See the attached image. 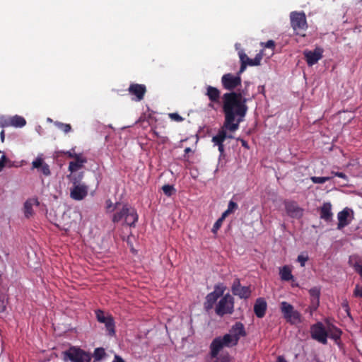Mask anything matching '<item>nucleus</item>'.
I'll return each instance as SVG.
<instances>
[{
    "mask_svg": "<svg viewBox=\"0 0 362 362\" xmlns=\"http://www.w3.org/2000/svg\"><path fill=\"white\" fill-rule=\"evenodd\" d=\"M190 151V148H187L185 149V151H186V152H188V151Z\"/></svg>",
    "mask_w": 362,
    "mask_h": 362,
    "instance_id": "680f3d73",
    "label": "nucleus"
},
{
    "mask_svg": "<svg viewBox=\"0 0 362 362\" xmlns=\"http://www.w3.org/2000/svg\"><path fill=\"white\" fill-rule=\"evenodd\" d=\"M238 341L240 338L245 334L244 326L240 322H236L230 329L229 332Z\"/></svg>",
    "mask_w": 362,
    "mask_h": 362,
    "instance_id": "5701e85b",
    "label": "nucleus"
},
{
    "mask_svg": "<svg viewBox=\"0 0 362 362\" xmlns=\"http://www.w3.org/2000/svg\"><path fill=\"white\" fill-rule=\"evenodd\" d=\"M54 125L57 128L61 129L62 132H64V133H68V132H71V127L69 124H65V123H62V122H55Z\"/></svg>",
    "mask_w": 362,
    "mask_h": 362,
    "instance_id": "72a5a7b5",
    "label": "nucleus"
},
{
    "mask_svg": "<svg viewBox=\"0 0 362 362\" xmlns=\"http://www.w3.org/2000/svg\"><path fill=\"white\" fill-rule=\"evenodd\" d=\"M47 121L50 122H52V119H50V118H47Z\"/></svg>",
    "mask_w": 362,
    "mask_h": 362,
    "instance_id": "e2e57ef3",
    "label": "nucleus"
},
{
    "mask_svg": "<svg viewBox=\"0 0 362 362\" xmlns=\"http://www.w3.org/2000/svg\"><path fill=\"white\" fill-rule=\"evenodd\" d=\"M66 355L73 362H90V356L83 350L71 347L66 352Z\"/></svg>",
    "mask_w": 362,
    "mask_h": 362,
    "instance_id": "6e6552de",
    "label": "nucleus"
},
{
    "mask_svg": "<svg viewBox=\"0 0 362 362\" xmlns=\"http://www.w3.org/2000/svg\"><path fill=\"white\" fill-rule=\"evenodd\" d=\"M56 225L59 227V226H61V223H57Z\"/></svg>",
    "mask_w": 362,
    "mask_h": 362,
    "instance_id": "0e129e2a",
    "label": "nucleus"
},
{
    "mask_svg": "<svg viewBox=\"0 0 362 362\" xmlns=\"http://www.w3.org/2000/svg\"><path fill=\"white\" fill-rule=\"evenodd\" d=\"M112 362H125L119 356L115 355Z\"/></svg>",
    "mask_w": 362,
    "mask_h": 362,
    "instance_id": "09e8293b",
    "label": "nucleus"
},
{
    "mask_svg": "<svg viewBox=\"0 0 362 362\" xmlns=\"http://www.w3.org/2000/svg\"><path fill=\"white\" fill-rule=\"evenodd\" d=\"M39 205L36 198H31L25 201L23 205V213L26 218H30L34 214L33 207Z\"/></svg>",
    "mask_w": 362,
    "mask_h": 362,
    "instance_id": "a211bd4d",
    "label": "nucleus"
},
{
    "mask_svg": "<svg viewBox=\"0 0 362 362\" xmlns=\"http://www.w3.org/2000/svg\"><path fill=\"white\" fill-rule=\"evenodd\" d=\"M137 220L138 214L136 210L127 205H124L122 208L117 211L112 216L113 222H121L129 226H134Z\"/></svg>",
    "mask_w": 362,
    "mask_h": 362,
    "instance_id": "7ed1b4c3",
    "label": "nucleus"
},
{
    "mask_svg": "<svg viewBox=\"0 0 362 362\" xmlns=\"http://www.w3.org/2000/svg\"><path fill=\"white\" fill-rule=\"evenodd\" d=\"M227 137H228V138H230V139L233 138L232 135L227 136Z\"/></svg>",
    "mask_w": 362,
    "mask_h": 362,
    "instance_id": "69168bd1",
    "label": "nucleus"
},
{
    "mask_svg": "<svg viewBox=\"0 0 362 362\" xmlns=\"http://www.w3.org/2000/svg\"><path fill=\"white\" fill-rule=\"evenodd\" d=\"M26 124V121L24 117L19 115H14L10 117V127L16 128L23 127Z\"/></svg>",
    "mask_w": 362,
    "mask_h": 362,
    "instance_id": "bb28decb",
    "label": "nucleus"
},
{
    "mask_svg": "<svg viewBox=\"0 0 362 362\" xmlns=\"http://www.w3.org/2000/svg\"><path fill=\"white\" fill-rule=\"evenodd\" d=\"M310 332L311 336L314 339L323 344L327 343V328L324 327L322 323L318 322L313 325L310 329Z\"/></svg>",
    "mask_w": 362,
    "mask_h": 362,
    "instance_id": "9b49d317",
    "label": "nucleus"
},
{
    "mask_svg": "<svg viewBox=\"0 0 362 362\" xmlns=\"http://www.w3.org/2000/svg\"><path fill=\"white\" fill-rule=\"evenodd\" d=\"M263 57L262 52H259L256 54L255 57L254 59H251L250 63H249V66H258L260 64L261 61Z\"/></svg>",
    "mask_w": 362,
    "mask_h": 362,
    "instance_id": "c9c22d12",
    "label": "nucleus"
},
{
    "mask_svg": "<svg viewBox=\"0 0 362 362\" xmlns=\"http://www.w3.org/2000/svg\"><path fill=\"white\" fill-rule=\"evenodd\" d=\"M343 307L346 309V311L349 310V305L347 302H344L342 304Z\"/></svg>",
    "mask_w": 362,
    "mask_h": 362,
    "instance_id": "13d9d810",
    "label": "nucleus"
},
{
    "mask_svg": "<svg viewBox=\"0 0 362 362\" xmlns=\"http://www.w3.org/2000/svg\"><path fill=\"white\" fill-rule=\"evenodd\" d=\"M223 220L221 219L220 218L215 222V223L214 224V226H213V228H212V232L214 233H216L217 231L218 230V229L221 228L222 223H223Z\"/></svg>",
    "mask_w": 362,
    "mask_h": 362,
    "instance_id": "79ce46f5",
    "label": "nucleus"
},
{
    "mask_svg": "<svg viewBox=\"0 0 362 362\" xmlns=\"http://www.w3.org/2000/svg\"><path fill=\"white\" fill-rule=\"evenodd\" d=\"M218 146V151L222 154L224 151V146L223 144H220L217 145Z\"/></svg>",
    "mask_w": 362,
    "mask_h": 362,
    "instance_id": "864d4df0",
    "label": "nucleus"
},
{
    "mask_svg": "<svg viewBox=\"0 0 362 362\" xmlns=\"http://www.w3.org/2000/svg\"><path fill=\"white\" fill-rule=\"evenodd\" d=\"M68 178L72 183V187L70 189V197L74 200L80 201L83 199L88 194V186L81 182L83 173L78 175H69Z\"/></svg>",
    "mask_w": 362,
    "mask_h": 362,
    "instance_id": "f03ea898",
    "label": "nucleus"
},
{
    "mask_svg": "<svg viewBox=\"0 0 362 362\" xmlns=\"http://www.w3.org/2000/svg\"><path fill=\"white\" fill-rule=\"evenodd\" d=\"M0 127H10V117H7L4 115L0 116Z\"/></svg>",
    "mask_w": 362,
    "mask_h": 362,
    "instance_id": "4c0bfd02",
    "label": "nucleus"
},
{
    "mask_svg": "<svg viewBox=\"0 0 362 362\" xmlns=\"http://www.w3.org/2000/svg\"><path fill=\"white\" fill-rule=\"evenodd\" d=\"M267 310V303L263 298H258L254 306V312L257 317L261 318L264 316Z\"/></svg>",
    "mask_w": 362,
    "mask_h": 362,
    "instance_id": "4be33fe9",
    "label": "nucleus"
},
{
    "mask_svg": "<svg viewBox=\"0 0 362 362\" xmlns=\"http://www.w3.org/2000/svg\"><path fill=\"white\" fill-rule=\"evenodd\" d=\"M336 173H337V172L332 171V172H331V174H332V175H334V176H336Z\"/></svg>",
    "mask_w": 362,
    "mask_h": 362,
    "instance_id": "052dcab7",
    "label": "nucleus"
},
{
    "mask_svg": "<svg viewBox=\"0 0 362 362\" xmlns=\"http://www.w3.org/2000/svg\"><path fill=\"white\" fill-rule=\"evenodd\" d=\"M280 309L287 322L293 325L301 322L300 314L290 303L286 301L281 302Z\"/></svg>",
    "mask_w": 362,
    "mask_h": 362,
    "instance_id": "39448f33",
    "label": "nucleus"
},
{
    "mask_svg": "<svg viewBox=\"0 0 362 362\" xmlns=\"http://www.w3.org/2000/svg\"><path fill=\"white\" fill-rule=\"evenodd\" d=\"M6 308L4 301H0V312H3Z\"/></svg>",
    "mask_w": 362,
    "mask_h": 362,
    "instance_id": "603ef678",
    "label": "nucleus"
},
{
    "mask_svg": "<svg viewBox=\"0 0 362 362\" xmlns=\"http://www.w3.org/2000/svg\"><path fill=\"white\" fill-rule=\"evenodd\" d=\"M226 289V287L223 284H219L215 286L214 291L209 293L206 297L204 303L206 310H209L213 308L217 299L223 295Z\"/></svg>",
    "mask_w": 362,
    "mask_h": 362,
    "instance_id": "0eeeda50",
    "label": "nucleus"
},
{
    "mask_svg": "<svg viewBox=\"0 0 362 362\" xmlns=\"http://www.w3.org/2000/svg\"><path fill=\"white\" fill-rule=\"evenodd\" d=\"M331 179V177H315L313 176L310 177V180L313 183L315 184H323L325 182Z\"/></svg>",
    "mask_w": 362,
    "mask_h": 362,
    "instance_id": "e433bc0d",
    "label": "nucleus"
},
{
    "mask_svg": "<svg viewBox=\"0 0 362 362\" xmlns=\"http://www.w3.org/2000/svg\"><path fill=\"white\" fill-rule=\"evenodd\" d=\"M277 362H287L283 356H279L277 358Z\"/></svg>",
    "mask_w": 362,
    "mask_h": 362,
    "instance_id": "6e6d98bb",
    "label": "nucleus"
},
{
    "mask_svg": "<svg viewBox=\"0 0 362 362\" xmlns=\"http://www.w3.org/2000/svg\"><path fill=\"white\" fill-rule=\"evenodd\" d=\"M64 154L68 156L69 158H77V156H79L81 154H76L74 152V150H71V151H64L63 152Z\"/></svg>",
    "mask_w": 362,
    "mask_h": 362,
    "instance_id": "49530a36",
    "label": "nucleus"
},
{
    "mask_svg": "<svg viewBox=\"0 0 362 362\" xmlns=\"http://www.w3.org/2000/svg\"><path fill=\"white\" fill-rule=\"evenodd\" d=\"M308 260V256L305 254H300L298 256L297 258V261L300 263L301 267H304Z\"/></svg>",
    "mask_w": 362,
    "mask_h": 362,
    "instance_id": "58836bf2",
    "label": "nucleus"
},
{
    "mask_svg": "<svg viewBox=\"0 0 362 362\" xmlns=\"http://www.w3.org/2000/svg\"><path fill=\"white\" fill-rule=\"evenodd\" d=\"M240 141H241V144H242L243 146H244L246 148H249V146H248L247 143L245 140L241 139Z\"/></svg>",
    "mask_w": 362,
    "mask_h": 362,
    "instance_id": "5fc2aeb1",
    "label": "nucleus"
},
{
    "mask_svg": "<svg viewBox=\"0 0 362 362\" xmlns=\"http://www.w3.org/2000/svg\"><path fill=\"white\" fill-rule=\"evenodd\" d=\"M0 136H1V141H4V136H5V134H4V131L2 130L0 133Z\"/></svg>",
    "mask_w": 362,
    "mask_h": 362,
    "instance_id": "4d7b16f0",
    "label": "nucleus"
},
{
    "mask_svg": "<svg viewBox=\"0 0 362 362\" xmlns=\"http://www.w3.org/2000/svg\"><path fill=\"white\" fill-rule=\"evenodd\" d=\"M309 293L311 298L312 306L314 309H316L319 305L320 290L317 287H314L309 290Z\"/></svg>",
    "mask_w": 362,
    "mask_h": 362,
    "instance_id": "393cba45",
    "label": "nucleus"
},
{
    "mask_svg": "<svg viewBox=\"0 0 362 362\" xmlns=\"http://www.w3.org/2000/svg\"><path fill=\"white\" fill-rule=\"evenodd\" d=\"M74 161H71L69 163V170L71 173L70 175H73L72 173L77 170L81 168L85 163H86V159L83 158L81 155L77 156L75 158Z\"/></svg>",
    "mask_w": 362,
    "mask_h": 362,
    "instance_id": "b1692460",
    "label": "nucleus"
},
{
    "mask_svg": "<svg viewBox=\"0 0 362 362\" xmlns=\"http://www.w3.org/2000/svg\"><path fill=\"white\" fill-rule=\"evenodd\" d=\"M96 317L98 322L105 323L111 316L110 315H105L102 310H98L96 311Z\"/></svg>",
    "mask_w": 362,
    "mask_h": 362,
    "instance_id": "f704fd0d",
    "label": "nucleus"
},
{
    "mask_svg": "<svg viewBox=\"0 0 362 362\" xmlns=\"http://www.w3.org/2000/svg\"><path fill=\"white\" fill-rule=\"evenodd\" d=\"M129 91L130 94L136 96V100L140 101L146 93V87L141 84H132L129 88Z\"/></svg>",
    "mask_w": 362,
    "mask_h": 362,
    "instance_id": "6ab92c4d",
    "label": "nucleus"
},
{
    "mask_svg": "<svg viewBox=\"0 0 362 362\" xmlns=\"http://www.w3.org/2000/svg\"><path fill=\"white\" fill-rule=\"evenodd\" d=\"M5 166L12 167L13 165L12 162L4 154H3L0 158V172Z\"/></svg>",
    "mask_w": 362,
    "mask_h": 362,
    "instance_id": "473e14b6",
    "label": "nucleus"
},
{
    "mask_svg": "<svg viewBox=\"0 0 362 362\" xmlns=\"http://www.w3.org/2000/svg\"><path fill=\"white\" fill-rule=\"evenodd\" d=\"M336 176L341 177L342 179H344V180H347V176L343 173H340V172L336 173Z\"/></svg>",
    "mask_w": 362,
    "mask_h": 362,
    "instance_id": "8fccbe9b",
    "label": "nucleus"
},
{
    "mask_svg": "<svg viewBox=\"0 0 362 362\" xmlns=\"http://www.w3.org/2000/svg\"><path fill=\"white\" fill-rule=\"evenodd\" d=\"M238 55L241 62V66L239 72L241 74L245 71L246 66H249L251 59L247 57L243 49L239 50Z\"/></svg>",
    "mask_w": 362,
    "mask_h": 362,
    "instance_id": "c85d7f7f",
    "label": "nucleus"
},
{
    "mask_svg": "<svg viewBox=\"0 0 362 362\" xmlns=\"http://www.w3.org/2000/svg\"><path fill=\"white\" fill-rule=\"evenodd\" d=\"M291 24L294 30L299 32L307 28L306 18L304 13L292 12L291 13Z\"/></svg>",
    "mask_w": 362,
    "mask_h": 362,
    "instance_id": "1a4fd4ad",
    "label": "nucleus"
},
{
    "mask_svg": "<svg viewBox=\"0 0 362 362\" xmlns=\"http://www.w3.org/2000/svg\"><path fill=\"white\" fill-rule=\"evenodd\" d=\"M337 229L341 230L348 226L354 219V211L351 209L346 207L337 214Z\"/></svg>",
    "mask_w": 362,
    "mask_h": 362,
    "instance_id": "9d476101",
    "label": "nucleus"
},
{
    "mask_svg": "<svg viewBox=\"0 0 362 362\" xmlns=\"http://www.w3.org/2000/svg\"><path fill=\"white\" fill-rule=\"evenodd\" d=\"M221 83L225 89L231 90L240 84L241 78L240 76H235L232 74H226L222 76Z\"/></svg>",
    "mask_w": 362,
    "mask_h": 362,
    "instance_id": "f8f14e48",
    "label": "nucleus"
},
{
    "mask_svg": "<svg viewBox=\"0 0 362 362\" xmlns=\"http://www.w3.org/2000/svg\"><path fill=\"white\" fill-rule=\"evenodd\" d=\"M354 295L356 297L362 298V286L356 285L354 291Z\"/></svg>",
    "mask_w": 362,
    "mask_h": 362,
    "instance_id": "a18cd8bd",
    "label": "nucleus"
},
{
    "mask_svg": "<svg viewBox=\"0 0 362 362\" xmlns=\"http://www.w3.org/2000/svg\"><path fill=\"white\" fill-rule=\"evenodd\" d=\"M233 310V298L230 294L225 295L218 303L216 313L218 315L231 313Z\"/></svg>",
    "mask_w": 362,
    "mask_h": 362,
    "instance_id": "423d86ee",
    "label": "nucleus"
},
{
    "mask_svg": "<svg viewBox=\"0 0 362 362\" xmlns=\"http://www.w3.org/2000/svg\"><path fill=\"white\" fill-rule=\"evenodd\" d=\"M32 168L37 169L45 176H49L51 173L49 165L44 161L42 155H38L32 162Z\"/></svg>",
    "mask_w": 362,
    "mask_h": 362,
    "instance_id": "dca6fc26",
    "label": "nucleus"
},
{
    "mask_svg": "<svg viewBox=\"0 0 362 362\" xmlns=\"http://www.w3.org/2000/svg\"><path fill=\"white\" fill-rule=\"evenodd\" d=\"M332 204L330 202H325L320 209V218L325 221H330L333 217V213L332 211Z\"/></svg>",
    "mask_w": 362,
    "mask_h": 362,
    "instance_id": "412c9836",
    "label": "nucleus"
},
{
    "mask_svg": "<svg viewBox=\"0 0 362 362\" xmlns=\"http://www.w3.org/2000/svg\"><path fill=\"white\" fill-rule=\"evenodd\" d=\"M285 209L288 216L295 218H300L303 216V209L294 202H285Z\"/></svg>",
    "mask_w": 362,
    "mask_h": 362,
    "instance_id": "4468645a",
    "label": "nucleus"
},
{
    "mask_svg": "<svg viewBox=\"0 0 362 362\" xmlns=\"http://www.w3.org/2000/svg\"><path fill=\"white\" fill-rule=\"evenodd\" d=\"M230 213L228 211V210H226L220 217L221 219L223 221L230 214Z\"/></svg>",
    "mask_w": 362,
    "mask_h": 362,
    "instance_id": "3c124183",
    "label": "nucleus"
},
{
    "mask_svg": "<svg viewBox=\"0 0 362 362\" xmlns=\"http://www.w3.org/2000/svg\"><path fill=\"white\" fill-rule=\"evenodd\" d=\"M81 214L78 211H74L71 213L66 214L64 213L63 215V218L65 220L66 218H73L72 221L66 222L62 224V228L66 231L69 230L74 226H76L77 223V220L81 219Z\"/></svg>",
    "mask_w": 362,
    "mask_h": 362,
    "instance_id": "f3484780",
    "label": "nucleus"
},
{
    "mask_svg": "<svg viewBox=\"0 0 362 362\" xmlns=\"http://www.w3.org/2000/svg\"><path fill=\"white\" fill-rule=\"evenodd\" d=\"M206 95L208 96L211 103L209 107L214 109V103L218 102L220 98V91L214 87L211 86H207Z\"/></svg>",
    "mask_w": 362,
    "mask_h": 362,
    "instance_id": "aec40b11",
    "label": "nucleus"
},
{
    "mask_svg": "<svg viewBox=\"0 0 362 362\" xmlns=\"http://www.w3.org/2000/svg\"><path fill=\"white\" fill-rule=\"evenodd\" d=\"M93 356L95 361H100L106 356V353L104 349L97 348L94 351Z\"/></svg>",
    "mask_w": 362,
    "mask_h": 362,
    "instance_id": "2f4dec72",
    "label": "nucleus"
},
{
    "mask_svg": "<svg viewBox=\"0 0 362 362\" xmlns=\"http://www.w3.org/2000/svg\"><path fill=\"white\" fill-rule=\"evenodd\" d=\"M238 209V204L233 201L230 200L228 204V210L230 214L233 213Z\"/></svg>",
    "mask_w": 362,
    "mask_h": 362,
    "instance_id": "a19ab883",
    "label": "nucleus"
},
{
    "mask_svg": "<svg viewBox=\"0 0 362 362\" xmlns=\"http://www.w3.org/2000/svg\"><path fill=\"white\" fill-rule=\"evenodd\" d=\"M323 49L321 47H316L314 50H305L303 54L309 66L316 64L322 57Z\"/></svg>",
    "mask_w": 362,
    "mask_h": 362,
    "instance_id": "ddd939ff",
    "label": "nucleus"
},
{
    "mask_svg": "<svg viewBox=\"0 0 362 362\" xmlns=\"http://www.w3.org/2000/svg\"><path fill=\"white\" fill-rule=\"evenodd\" d=\"M223 342L225 344L226 347H230L235 346L238 344L237 339L233 337L230 333L225 334L221 337Z\"/></svg>",
    "mask_w": 362,
    "mask_h": 362,
    "instance_id": "c756f323",
    "label": "nucleus"
},
{
    "mask_svg": "<svg viewBox=\"0 0 362 362\" xmlns=\"http://www.w3.org/2000/svg\"><path fill=\"white\" fill-rule=\"evenodd\" d=\"M279 275L282 281H287L293 279L291 268L288 265L279 268Z\"/></svg>",
    "mask_w": 362,
    "mask_h": 362,
    "instance_id": "a878e982",
    "label": "nucleus"
},
{
    "mask_svg": "<svg viewBox=\"0 0 362 362\" xmlns=\"http://www.w3.org/2000/svg\"><path fill=\"white\" fill-rule=\"evenodd\" d=\"M169 117L172 119V120H174L175 122H182L183 121V118L177 113L176 112H173V113H170L168 115Z\"/></svg>",
    "mask_w": 362,
    "mask_h": 362,
    "instance_id": "37998d69",
    "label": "nucleus"
},
{
    "mask_svg": "<svg viewBox=\"0 0 362 362\" xmlns=\"http://www.w3.org/2000/svg\"><path fill=\"white\" fill-rule=\"evenodd\" d=\"M232 292L241 298H247L250 296L251 290L248 286H242L239 279H236L232 286Z\"/></svg>",
    "mask_w": 362,
    "mask_h": 362,
    "instance_id": "2eb2a0df",
    "label": "nucleus"
},
{
    "mask_svg": "<svg viewBox=\"0 0 362 362\" xmlns=\"http://www.w3.org/2000/svg\"><path fill=\"white\" fill-rule=\"evenodd\" d=\"M246 93H227L223 95V109L225 113V122L223 128L218 133L213 136L212 141L215 145L223 144L227 138L226 132L224 129L234 132L239 128V124L243 121L247 107V100L244 97Z\"/></svg>",
    "mask_w": 362,
    "mask_h": 362,
    "instance_id": "f257e3e1",
    "label": "nucleus"
},
{
    "mask_svg": "<svg viewBox=\"0 0 362 362\" xmlns=\"http://www.w3.org/2000/svg\"><path fill=\"white\" fill-rule=\"evenodd\" d=\"M106 209L109 211H112L113 209H115V206H114L113 203L110 199L106 201Z\"/></svg>",
    "mask_w": 362,
    "mask_h": 362,
    "instance_id": "de8ad7c7",
    "label": "nucleus"
},
{
    "mask_svg": "<svg viewBox=\"0 0 362 362\" xmlns=\"http://www.w3.org/2000/svg\"><path fill=\"white\" fill-rule=\"evenodd\" d=\"M235 46V49H236L238 52H239V50H240V49H241L240 48V44L236 43Z\"/></svg>",
    "mask_w": 362,
    "mask_h": 362,
    "instance_id": "bf43d9fd",
    "label": "nucleus"
},
{
    "mask_svg": "<svg viewBox=\"0 0 362 362\" xmlns=\"http://www.w3.org/2000/svg\"><path fill=\"white\" fill-rule=\"evenodd\" d=\"M262 47L272 49V50L274 49L275 43L273 40H268L267 42H262Z\"/></svg>",
    "mask_w": 362,
    "mask_h": 362,
    "instance_id": "c03bdc74",
    "label": "nucleus"
},
{
    "mask_svg": "<svg viewBox=\"0 0 362 362\" xmlns=\"http://www.w3.org/2000/svg\"><path fill=\"white\" fill-rule=\"evenodd\" d=\"M327 337L333 339L334 341H337L341 334V332L333 325H327Z\"/></svg>",
    "mask_w": 362,
    "mask_h": 362,
    "instance_id": "cd10ccee",
    "label": "nucleus"
},
{
    "mask_svg": "<svg viewBox=\"0 0 362 362\" xmlns=\"http://www.w3.org/2000/svg\"><path fill=\"white\" fill-rule=\"evenodd\" d=\"M174 190L173 187L169 185H165L163 187V192L168 196H171Z\"/></svg>",
    "mask_w": 362,
    "mask_h": 362,
    "instance_id": "ea45409f",
    "label": "nucleus"
},
{
    "mask_svg": "<svg viewBox=\"0 0 362 362\" xmlns=\"http://www.w3.org/2000/svg\"><path fill=\"white\" fill-rule=\"evenodd\" d=\"M226 347L221 339V337L215 338L210 345V354L211 358H216V362H229L230 357L227 352H221Z\"/></svg>",
    "mask_w": 362,
    "mask_h": 362,
    "instance_id": "20e7f679",
    "label": "nucleus"
},
{
    "mask_svg": "<svg viewBox=\"0 0 362 362\" xmlns=\"http://www.w3.org/2000/svg\"><path fill=\"white\" fill-rule=\"evenodd\" d=\"M0 153H1V151H0Z\"/></svg>",
    "mask_w": 362,
    "mask_h": 362,
    "instance_id": "338daca9",
    "label": "nucleus"
},
{
    "mask_svg": "<svg viewBox=\"0 0 362 362\" xmlns=\"http://www.w3.org/2000/svg\"><path fill=\"white\" fill-rule=\"evenodd\" d=\"M108 334L113 336L115 333L113 318L111 317L104 323Z\"/></svg>",
    "mask_w": 362,
    "mask_h": 362,
    "instance_id": "7c9ffc66",
    "label": "nucleus"
}]
</instances>
